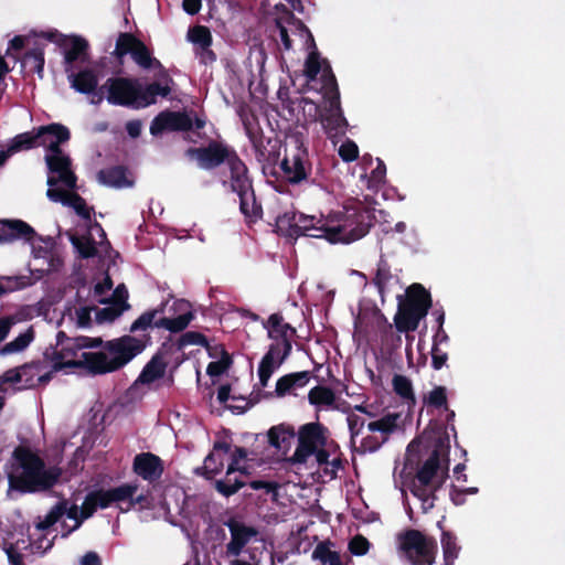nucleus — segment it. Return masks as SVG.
Returning <instances> with one entry per match:
<instances>
[{
    "label": "nucleus",
    "mask_w": 565,
    "mask_h": 565,
    "mask_svg": "<svg viewBox=\"0 0 565 565\" xmlns=\"http://www.w3.org/2000/svg\"><path fill=\"white\" fill-rule=\"evenodd\" d=\"M298 446L290 459L292 463H306L317 448L327 447L329 429L319 422L307 423L297 433Z\"/></svg>",
    "instance_id": "obj_8"
},
{
    "label": "nucleus",
    "mask_w": 565,
    "mask_h": 565,
    "mask_svg": "<svg viewBox=\"0 0 565 565\" xmlns=\"http://www.w3.org/2000/svg\"><path fill=\"white\" fill-rule=\"evenodd\" d=\"M308 401L311 405L332 406L335 394L330 387L317 385L309 391Z\"/></svg>",
    "instance_id": "obj_43"
},
{
    "label": "nucleus",
    "mask_w": 565,
    "mask_h": 565,
    "mask_svg": "<svg viewBox=\"0 0 565 565\" xmlns=\"http://www.w3.org/2000/svg\"><path fill=\"white\" fill-rule=\"evenodd\" d=\"M34 339V331L32 328H29L25 332L19 334L14 340L6 343L0 353L3 355L12 354L15 352H20L24 350Z\"/></svg>",
    "instance_id": "obj_47"
},
{
    "label": "nucleus",
    "mask_w": 565,
    "mask_h": 565,
    "mask_svg": "<svg viewBox=\"0 0 565 565\" xmlns=\"http://www.w3.org/2000/svg\"><path fill=\"white\" fill-rule=\"evenodd\" d=\"M82 349L83 347L78 337H75L60 349L53 347L46 349L45 358L53 363V371L85 369L89 373V366L83 362L85 360L84 355L89 352H83L81 358L76 359L77 352Z\"/></svg>",
    "instance_id": "obj_12"
},
{
    "label": "nucleus",
    "mask_w": 565,
    "mask_h": 565,
    "mask_svg": "<svg viewBox=\"0 0 565 565\" xmlns=\"http://www.w3.org/2000/svg\"><path fill=\"white\" fill-rule=\"evenodd\" d=\"M398 550L412 565L435 564L438 545L435 537L407 529L397 535Z\"/></svg>",
    "instance_id": "obj_6"
},
{
    "label": "nucleus",
    "mask_w": 565,
    "mask_h": 565,
    "mask_svg": "<svg viewBox=\"0 0 565 565\" xmlns=\"http://www.w3.org/2000/svg\"><path fill=\"white\" fill-rule=\"evenodd\" d=\"M245 132L255 150L257 160L265 161L267 159V147L262 128L256 119L253 121L246 119L243 121Z\"/></svg>",
    "instance_id": "obj_32"
},
{
    "label": "nucleus",
    "mask_w": 565,
    "mask_h": 565,
    "mask_svg": "<svg viewBox=\"0 0 565 565\" xmlns=\"http://www.w3.org/2000/svg\"><path fill=\"white\" fill-rule=\"evenodd\" d=\"M110 105L136 108L137 78L113 76L103 84Z\"/></svg>",
    "instance_id": "obj_13"
},
{
    "label": "nucleus",
    "mask_w": 565,
    "mask_h": 565,
    "mask_svg": "<svg viewBox=\"0 0 565 565\" xmlns=\"http://www.w3.org/2000/svg\"><path fill=\"white\" fill-rule=\"evenodd\" d=\"M320 81L323 98L329 103L324 113L321 114L320 121L328 135L332 137L342 136L345 134L349 124L341 109L339 86L330 64L327 63Z\"/></svg>",
    "instance_id": "obj_5"
},
{
    "label": "nucleus",
    "mask_w": 565,
    "mask_h": 565,
    "mask_svg": "<svg viewBox=\"0 0 565 565\" xmlns=\"http://www.w3.org/2000/svg\"><path fill=\"white\" fill-rule=\"evenodd\" d=\"M347 422L351 435V441L355 443V438L363 431L365 418L355 413H351L348 415Z\"/></svg>",
    "instance_id": "obj_62"
},
{
    "label": "nucleus",
    "mask_w": 565,
    "mask_h": 565,
    "mask_svg": "<svg viewBox=\"0 0 565 565\" xmlns=\"http://www.w3.org/2000/svg\"><path fill=\"white\" fill-rule=\"evenodd\" d=\"M399 417L401 415L398 413H388L377 420L370 422L367 429L371 433H380L381 438L388 440V436L397 428Z\"/></svg>",
    "instance_id": "obj_37"
},
{
    "label": "nucleus",
    "mask_w": 565,
    "mask_h": 565,
    "mask_svg": "<svg viewBox=\"0 0 565 565\" xmlns=\"http://www.w3.org/2000/svg\"><path fill=\"white\" fill-rule=\"evenodd\" d=\"M232 402V404L227 405V408L236 411L238 414H243L252 406H254L258 402V398H246L244 396L233 395Z\"/></svg>",
    "instance_id": "obj_64"
},
{
    "label": "nucleus",
    "mask_w": 565,
    "mask_h": 565,
    "mask_svg": "<svg viewBox=\"0 0 565 565\" xmlns=\"http://www.w3.org/2000/svg\"><path fill=\"white\" fill-rule=\"evenodd\" d=\"M236 150L223 141L210 140L203 147H190L184 154L190 160H195L200 169L214 170L222 164H227Z\"/></svg>",
    "instance_id": "obj_9"
},
{
    "label": "nucleus",
    "mask_w": 565,
    "mask_h": 565,
    "mask_svg": "<svg viewBox=\"0 0 565 565\" xmlns=\"http://www.w3.org/2000/svg\"><path fill=\"white\" fill-rule=\"evenodd\" d=\"M331 545L330 541L318 543L312 552V559L321 562L322 565H344L340 553L332 551Z\"/></svg>",
    "instance_id": "obj_38"
},
{
    "label": "nucleus",
    "mask_w": 565,
    "mask_h": 565,
    "mask_svg": "<svg viewBox=\"0 0 565 565\" xmlns=\"http://www.w3.org/2000/svg\"><path fill=\"white\" fill-rule=\"evenodd\" d=\"M193 129V119L185 111L163 110L150 124V134L159 136L164 131L188 132Z\"/></svg>",
    "instance_id": "obj_16"
},
{
    "label": "nucleus",
    "mask_w": 565,
    "mask_h": 565,
    "mask_svg": "<svg viewBox=\"0 0 565 565\" xmlns=\"http://www.w3.org/2000/svg\"><path fill=\"white\" fill-rule=\"evenodd\" d=\"M398 302L416 312L423 311L424 317H426L431 307V296L423 285L415 282L407 287L404 298L398 297Z\"/></svg>",
    "instance_id": "obj_22"
},
{
    "label": "nucleus",
    "mask_w": 565,
    "mask_h": 565,
    "mask_svg": "<svg viewBox=\"0 0 565 565\" xmlns=\"http://www.w3.org/2000/svg\"><path fill=\"white\" fill-rule=\"evenodd\" d=\"M386 441H387L386 438H381V436L369 435V436L362 438V440L360 443L359 450H360L361 454L375 452Z\"/></svg>",
    "instance_id": "obj_60"
},
{
    "label": "nucleus",
    "mask_w": 565,
    "mask_h": 565,
    "mask_svg": "<svg viewBox=\"0 0 565 565\" xmlns=\"http://www.w3.org/2000/svg\"><path fill=\"white\" fill-rule=\"evenodd\" d=\"M44 159L49 171L60 175L61 183L70 190L76 189L77 177L72 171V161L62 149L60 152L46 153Z\"/></svg>",
    "instance_id": "obj_20"
},
{
    "label": "nucleus",
    "mask_w": 565,
    "mask_h": 565,
    "mask_svg": "<svg viewBox=\"0 0 565 565\" xmlns=\"http://www.w3.org/2000/svg\"><path fill=\"white\" fill-rule=\"evenodd\" d=\"M276 227L280 235L297 239L300 233L297 232V212H285L277 216Z\"/></svg>",
    "instance_id": "obj_40"
},
{
    "label": "nucleus",
    "mask_w": 565,
    "mask_h": 565,
    "mask_svg": "<svg viewBox=\"0 0 565 565\" xmlns=\"http://www.w3.org/2000/svg\"><path fill=\"white\" fill-rule=\"evenodd\" d=\"M168 362L163 359L161 350H159L152 358L146 363L140 374L134 382L130 388H135L138 385L150 386L154 382L161 380L166 375Z\"/></svg>",
    "instance_id": "obj_21"
},
{
    "label": "nucleus",
    "mask_w": 565,
    "mask_h": 565,
    "mask_svg": "<svg viewBox=\"0 0 565 565\" xmlns=\"http://www.w3.org/2000/svg\"><path fill=\"white\" fill-rule=\"evenodd\" d=\"M71 87L81 94L88 95L98 86V77L94 70L84 68L67 76Z\"/></svg>",
    "instance_id": "obj_30"
},
{
    "label": "nucleus",
    "mask_w": 565,
    "mask_h": 565,
    "mask_svg": "<svg viewBox=\"0 0 565 565\" xmlns=\"http://www.w3.org/2000/svg\"><path fill=\"white\" fill-rule=\"evenodd\" d=\"M223 468V459L220 455L211 452L204 459L203 470L204 476L210 479L212 476L221 472Z\"/></svg>",
    "instance_id": "obj_58"
},
{
    "label": "nucleus",
    "mask_w": 565,
    "mask_h": 565,
    "mask_svg": "<svg viewBox=\"0 0 565 565\" xmlns=\"http://www.w3.org/2000/svg\"><path fill=\"white\" fill-rule=\"evenodd\" d=\"M68 128L58 122L38 127L39 147H44L47 153L60 152L61 145L70 140Z\"/></svg>",
    "instance_id": "obj_18"
},
{
    "label": "nucleus",
    "mask_w": 565,
    "mask_h": 565,
    "mask_svg": "<svg viewBox=\"0 0 565 565\" xmlns=\"http://www.w3.org/2000/svg\"><path fill=\"white\" fill-rule=\"evenodd\" d=\"M68 43L64 49L65 71L68 72L74 62L84 56L88 50V42L82 36L67 38Z\"/></svg>",
    "instance_id": "obj_35"
},
{
    "label": "nucleus",
    "mask_w": 565,
    "mask_h": 565,
    "mask_svg": "<svg viewBox=\"0 0 565 565\" xmlns=\"http://www.w3.org/2000/svg\"><path fill=\"white\" fill-rule=\"evenodd\" d=\"M15 465L8 476L9 487L21 493L51 489L61 476L56 467L45 468L43 459L30 448L18 446L13 451Z\"/></svg>",
    "instance_id": "obj_2"
},
{
    "label": "nucleus",
    "mask_w": 565,
    "mask_h": 565,
    "mask_svg": "<svg viewBox=\"0 0 565 565\" xmlns=\"http://www.w3.org/2000/svg\"><path fill=\"white\" fill-rule=\"evenodd\" d=\"M449 449L448 438L438 437L433 451L417 470L411 488H434L440 480L437 475L440 469V457Z\"/></svg>",
    "instance_id": "obj_10"
},
{
    "label": "nucleus",
    "mask_w": 565,
    "mask_h": 565,
    "mask_svg": "<svg viewBox=\"0 0 565 565\" xmlns=\"http://www.w3.org/2000/svg\"><path fill=\"white\" fill-rule=\"evenodd\" d=\"M64 205L71 206L75 210L76 214L82 218L89 221L94 213V207L88 206L86 201L76 192H71V196L67 201H64Z\"/></svg>",
    "instance_id": "obj_52"
},
{
    "label": "nucleus",
    "mask_w": 565,
    "mask_h": 565,
    "mask_svg": "<svg viewBox=\"0 0 565 565\" xmlns=\"http://www.w3.org/2000/svg\"><path fill=\"white\" fill-rule=\"evenodd\" d=\"M128 169L125 166H113L98 171L97 180L100 184L122 189L130 188L134 181L127 175Z\"/></svg>",
    "instance_id": "obj_26"
},
{
    "label": "nucleus",
    "mask_w": 565,
    "mask_h": 565,
    "mask_svg": "<svg viewBox=\"0 0 565 565\" xmlns=\"http://www.w3.org/2000/svg\"><path fill=\"white\" fill-rule=\"evenodd\" d=\"M326 222L327 217L317 220L315 216L297 213V232H300L299 237L310 236L316 238H324L322 228L327 227L324 225Z\"/></svg>",
    "instance_id": "obj_33"
},
{
    "label": "nucleus",
    "mask_w": 565,
    "mask_h": 565,
    "mask_svg": "<svg viewBox=\"0 0 565 565\" xmlns=\"http://www.w3.org/2000/svg\"><path fill=\"white\" fill-rule=\"evenodd\" d=\"M264 327L268 331V337L273 340H291L296 334V329L284 322V317L279 312L270 315Z\"/></svg>",
    "instance_id": "obj_31"
},
{
    "label": "nucleus",
    "mask_w": 565,
    "mask_h": 565,
    "mask_svg": "<svg viewBox=\"0 0 565 565\" xmlns=\"http://www.w3.org/2000/svg\"><path fill=\"white\" fill-rule=\"evenodd\" d=\"M236 192L239 198V210L245 217L250 220L260 218L263 215L262 204L256 200L255 191L253 185L248 189Z\"/></svg>",
    "instance_id": "obj_34"
},
{
    "label": "nucleus",
    "mask_w": 565,
    "mask_h": 565,
    "mask_svg": "<svg viewBox=\"0 0 565 565\" xmlns=\"http://www.w3.org/2000/svg\"><path fill=\"white\" fill-rule=\"evenodd\" d=\"M72 245L76 248L79 257L83 259L93 258L97 255V247L94 238L87 236H73L71 238Z\"/></svg>",
    "instance_id": "obj_46"
},
{
    "label": "nucleus",
    "mask_w": 565,
    "mask_h": 565,
    "mask_svg": "<svg viewBox=\"0 0 565 565\" xmlns=\"http://www.w3.org/2000/svg\"><path fill=\"white\" fill-rule=\"evenodd\" d=\"M295 437V429L289 425L274 426L268 430L269 445L278 451H281L284 455H286L291 448Z\"/></svg>",
    "instance_id": "obj_29"
},
{
    "label": "nucleus",
    "mask_w": 565,
    "mask_h": 565,
    "mask_svg": "<svg viewBox=\"0 0 565 565\" xmlns=\"http://www.w3.org/2000/svg\"><path fill=\"white\" fill-rule=\"evenodd\" d=\"M138 484L136 483H124L121 486L110 488L109 492L111 495L113 503L130 501V498L136 494Z\"/></svg>",
    "instance_id": "obj_55"
},
{
    "label": "nucleus",
    "mask_w": 565,
    "mask_h": 565,
    "mask_svg": "<svg viewBox=\"0 0 565 565\" xmlns=\"http://www.w3.org/2000/svg\"><path fill=\"white\" fill-rule=\"evenodd\" d=\"M132 471L148 482L159 480L164 471L162 459L152 452H140L135 456Z\"/></svg>",
    "instance_id": "obj_19"
},
{
    "label": "nucleus",
    "mask_w": 565,
    "mask_h": 565,
    "mask_svg": "<svg viewBox=\"0 0 565 565\" xmlns=\"http://www.w3.org/2000/svg\"><path fill=\"white\" fill-rule=\"evenodd\" d=\"M392 385L394 392L401 396L403 399H405L407 403L415 404L416 398L413 390V384L411 380L401 374H395L392 380Z\"/></svg>",
    "instance_id": "obj_44"
},
{
    "label": "nucleus",
    "mask_w": 565,
    "mask_h": 565,
    "mask_svg": "<svg viewBox=\"0 0 565 565\" xmlns=\"http://www.w3.org/2000/svg\"><path fill=\"white\" fill-rule=\"evenodd\" d=\"M339 156L344 162H352L359 158V147L351 140L347 139L339 148Z\"/></svg>",
    "instance_id": "obj_61"
},
{
    "label": "nucleus",
    "mask_w": 565,
    "mask_h": 565,
    "mask_svg": "<svg viewBox=\"0 0 565 565\" xmlns=\"http://www.w3.org/2000/svg\"><path fill=\"white\" fill-rule=\"evenodd\" d=\"M232 364V359L228 353L223 350L222 356L217 361H212L207 364L206 373L210 376H220L225 373Z\"/></svg>",
    "instance_id": "obj_56"
},
{
    "label": "nucleus",
    "mask_w": 565,
    "mask_h": 565,
    "mask_svg": "<svg viewBox=\"0 0 565 565\" xmlns=\"http://www.w3.org/2000/svg\"><path fill=\"white\" fill-rule=\"evenodd\" d=\"M268 351L262 358L258 365L259 385L266 387L276 369L289 356L292 344L291 340H274Z\"/></svg>",
    "instance_id": "obj_15"
},
{
    "label": "nucleus",
    "mask_w": 565,
    "mask_h": 565,
    "mask_svg": "<svg viewBox=\"0 0 565 565\" xmlns=\"http://www.w3.org/2000/svg\"><path fill=\"white\" fill-rule=\"evenodd\" d=\"M230 172V186L233 192L248 189L253 185V179L245 162L239 158L237 151L226 164Z\"/></svg>",
    "instance_id": "obj_23"
},
{
    "label": "nucleus",
    "mask_w": 565,
    "mask_h": 565,
    "mask_svg": "<svg viewBox=\"0 0 565 565\" xmlns=\"http://www.w3.org/2000/svg\"><path fill=\"white\" fill-rule=\"evenodd\" d=\"M24 63L30 65L31 71L42 77L45 63L43 46L36 44L34 47L29 49L24 54Z\"/></svg>",
    "instance_id": "obj_45"
},
{
    "label": "nucleus",
    "mask_w": 565,
    "mask_h": 565,
    "mask_svg": "<svg viewBox=\"0 0 565 565\" xmlns=\"http://www.w3.org/2000/svg\"><path fill=\"white\" fill-rule=\"evenodd\" d=\"M224 525L231 533V541L226 544L227 556H239L244 547L259 534L255 526L247 525L236 518L227 519Z\"/></svg>",
    "instance_id": "obj_17"
},
{
    "label": "nucleus",
    "mask_w": 565,
    "mask_h": 565,
    "mask_svg": "<svg viewBox=\"0 0 565 565\" xmlns=\"http://www.w3.org/2000/svg\"><path fill=\"white\" fill-rule=\"evenodd\" d=\"M247 457V450L243 447H235L232 452V461L227 467V475H234L239 471L241 473H246L245 467H239L238 463L241 460Z\"/></svg>",
    "instance_id": "obj_63"
},
{
    "label": "nucleus",
    "mask_w": 565,
    "mask_h": 565,
    "mask_svg": "<svg viewBox=\"0 0 565 565\" xmlns=\"http://www.w3.org/2000/svg\"><path fill=\"white\" fill-rule=\"evenodd\" d=\"M156 78L157 81L145 86L137 79L135 109L146 108L156 104L158 96L162 98H168L170 96L174 81L170 76L169 72L167 71V75L161 74V72L156 73Z\"/></svg>",
    "instance_id": "obj_14"
},
{
    "label": "nucleus",
    "mask_w": 565,
    "mask_h": 565,
    "mask_svg": "<svg viewBox=\"0 0 565 565\" xmlns=\"http://www.w3.org/2000/svg\"><path fill=\"white\" fill-rule=\"evenodd\" d=\"M310 377L311 373L309 371L286 374L277 380L275 393L278 397L291 394L294 390L305 387Z\"/></svg>",
    "instance_id": "obj_27"
},
{
    "label": "nucleus",
    "mask_w": 565,
    "mask_h": 565,
    "mask_svg": "<svg viewBox=\"0 0 565 565\" xmlns=\"http://www.w3.org/2000/svg\"><path fill=\"white\" fill-rule=\"evenodd\" d=\"M444 480L445 477H443L434 488H409L412 494L420 500L424 513H427L435 507V501L437 499L436 493L441 488Z\"/></svg>",
    "instance_id": "obj_39"
},
{
    "label": "nucleus",
    "mask_w": 565,
    "mask_h": 565,
    "mask_svg": "<svg viewBox=\"0 0 565 565\" xmlns=\"http://www.w3.org/2000/svg\"><path fill=\"white\" fill-rule=\"evenodd\" d=\"M374 210L360 200H352L341 211L330 213L322 228L324 239L331 244H350L364 237L373 226Z\"/></svg>",
    "instance_id": "obj_1"
},
{
    "label": "nucleus",
    "mask_w": 565,
    "mask_h": 565,
    "mask_svg": "<svg viewBox=\"0 0 565 565\" xmlns=\"http://www.w3.org/2000/svg\"><path fill=\"white\" fill-rule=\"evenodd\" d=\"M163 312V306L160 308L151 309L143 312L138 319H136L130 326V332H137L139 330H147L150 327L164 328L170 332L183 331L191 322L193 315L186 312L175 318H160L156 320L159 313Z\"/></svg>",
    "instance_id": "obj_11"
},
{
    "label": "nucleus",
    "mask_w": 565,
    "mask_h": 565,
    "mask_svg": "<svg viewBox=\"0 0 565 565\" xmlns=\"http://www.w3.org/2000/svg\"><path fill=\"white\" fill-rule=\"evenodd\" d=\"M284 150V159L280 162L284 180L291 185L317 184L319 172L318 169H313L303 135L294 132L287 136Z\"/></svg>",
    "instance_id": "obj_4"
},
{
    "label": "nucleus",
    "mask_w": 565,
    "mask_h": 565,
    "mask_svg": "<svg viewBox=\"0 0 565 565\" xmlns=\"http://www.w3.org/2000/svg\"><path fill=\"white\" fill-rule=\"evenodd\" d=\"M424 318L423 311L416 312L412 308L398 302L397 312L394 317V324L398 332L408 333L416 331L420 320Z\"/></svg>",
    "instance_id": "obj_28"
},
{
    "label": "nucleus",
    "mask_w": 565,
    "mask_h": 565,
    "mask_svg": "<svg viewBox=\"0 0 565 565\" xmlns=\"http://www.w3.org/2000/svg\"><path fill=\"white\" fill-rule=\"evenodd\" d=\"M440 542L444 554V565H454L460 551L456 535L449 531H443Z\"/></svg>",
    "instance_id": "obj_41"
},
{
    "label": "nucleus",
    "mask_w": 565,
    "mask_h": 565,
    "mask_svg": "<svg viewBox=\"0 0 565 565\" xmlns=\"http://www.w3.org/2000/svg\"><path fill=\"white\" fill-rule=\"evenodd\" d=\"M1 223L6 228L0 230V244L15 239L32 242L36 235L34 228L22 220H4Z\"/></svg>",
    "instance_id": "obj_24"
},
{
    "label": "nucleus",
    "mask_w": 565,
    "mask_h": 565,
    "mask_svg": "<svg viewBox=\"0 0 565 565\" xmlns=\"http://www.w3.org/2000/svg\"><path fill=\"white\" fill-rule=\"evenodd\" d=\"M66 511V500L58 501L52 509L47 512L43 520H40L36 523V529L40 531H45L54 525L63 515H65Z\"/></svg>",
    "instance_id": "obj_49"
},
{
    "label": "nucleus",
    "mask_w": 565,
    "mask_h": 565,
    "mask_svg": "<svg viewBox=\"0 0 565 565\" xmlns=\"http://www.w3.org/2000/svg\"><path fill=\"white\" fill-rule=\"evenodd\" d=\"M38 147V128H33L31 131L22 132L13 137L7 149L12 156L17 152L31 150Z\"/></svg>",
    "instance_id": "obj_36"
},
{
    "label": "nucleus",
    "mask_w": 565,
    "mask_h": 565,
    "mask_svg": "<svg viewBox=\"0 0 565 565\" xmlns=\"http://www.w3.org/2000/svg\"><path fill=\"white\" fill-rule=\"evenodd\" d=\"M128 292L125 290V297L122 299V306H117L114 303L113 306L102 308L97 310L96 312V320L98 323L103 322H113L115 319H117L125 309H127L129 306L127 303Z\"/></svg>",
    "instance_id": "obj_50"
},
{
    "label": "nucleus",
    "mask_w": 565,
    "mask_h": 565,
    "mask_svg": "<svg viewBox=\"0 0 565 565\" xmlns=\"http://www.w3.org/2000/svg\"><path fill=\"white\" fill-rule=\"evenodd\" d=\"M299 25L307 32L308 34V41L310 43V46L312 50L309 52L306 61H305V70L303 74L306 78L311 82L317 79L318 74L321 72V75L323 74V70L327 66V63L329 62L327 60H323L321 62L320 60V53L317 50L315 39L309 31V29L302 23V21L298 20Z\"/></svg>",
    "instance_id": "obj_25"
},
{
    "label": "nucleus",
    "mask_w": 565,
    "mask_h": 565,
    "mask_svg": "<svg viewBox=\"0 0 565 565\" xmlns=\"http://www.w3.org/2000/svg\"><path fill=\"white\" fill-rule=\"evenodd\" d=\"M189 345H201L205 349L210 348L207 338L199 331L184 332L177 342V350H182Z\"/></svg>",
    "instance_id": "obj_54"
},
{
    "label": "nucleus",
    "mask_w": 565,
    "mask_h": 565,
    "mask_svg": "<svg viewBox=\"0 0 565 565\" xmlns=\"http://www.w3.org/2000/svg\"><path fill=\"white\" fill-rule=\"evenodd\" d=\"M425 403L435 408L447 407V391L445 386H436L429 392L428 396L425 397Z\"/></svg>",
    "instance_id": "obj_57"
},
{
    "label": "nucleus",
    "mask_w": 565,
    "mask_h": 565,
    "mask_svg": "<svg viewBox=\"0 0 565 565\" xmlns=\"http://www.w3.org/2000/svg\"><path fill=\"white\" fill-rule=\"evenodd\" d=\"M130 55L134 62L143 70H154L156 73L167 75V68L156 57L152 56L148 46L129 32H120L113 55L122 64V58Z\"/></svg>",
    "instance_id": "obj_7"
},
{
    "label": "nucleus",
    "mask_w": 565,
    "mask_h": 565,
    "mask_svg": "<svg viewBox=\"0 0 565 565\" xmlns=\"http://www.w3.org/2000/svg\"><path fill=\"white\" fill-rule=\"evenodd\" d=\"M245 486V482L237 477H233V475H227L225 479L217 480L215 482V489L217 492L228 498L235 494L239 489Z\"/></svg>",
    "instance_id": "obj_51"
},
{
    "label": "nucleus",
    "mask_w": 565,
    "mask_h": 565,
    "mask_svg": "<svg viewBox=\"0 0 565 565\" xmlns=\"http://www.w3.org/2000/svg\"><path fill=\"white\" fill-rule=\"evenodd\" d=\"M189 40L198 47L211 46L213 38L211 31L205 25H195L189 30Z\"/></svg>",
    "instance_id": "obj_53"
},
{
    "label": "nucleus",
    "mask_w": 565,
    "mask_h": 565,
    "mask_svg": "<svg viewBox=\"0 0 565 565\" xmlns=\"http://www.w3.org/2000/svg\"><path fill=\"white\" fill-rule=\"evenodd\" d=\"M393 279L391 266L385 259H380L375 276L372 279L373 285L377 288L381 296H384L388 282Z\"/></svg>",
    "instance_id": "obj_48"
},
{
    "label": "nucleus",
    "mask_w": 565,
    "mask_h": 565,
    "mask_svg": "<svg viewBox=\"0 0 565 565\" xmlns=\"http://www.w3.org/2000/svg\"><path fill=\"white\" fill-rule=\"evenodd\" d=\"M371 543L361 534L353 536L349 542V551L352 555L363 556L370 550Z\"/></svg>",
    "instance_id": "obj_59"
},
{
    "label": "nucleus",
    "mask_w": 565,
    "mask_h": 565,
    "mask_svg": "<svg viewBox=\"0 0 565 565\" xmlns=\"http://www.w3.org/2000/svg\"><path fill=\"white\" fill-rule=\"evenodd\" d=\"M41 369L42 364L40 361H33L31 363H24L20 365L23 384L19 387H14L13 391H22L36 387V380Z\"/></svg>",
    "instance_id": "obj_42"
},
{
    "label": "nucleus",
    "mask_w": 565,
    "mask_h": 565,
    "mask_svg": "<svg viewBox=\"0 0 565 565\" xmlns=\"http://www.w3.org/2000/svg\"><path fill=\"white\" fill-rule=\"evenodd\" d=\"M149 339V335L142 340L126 334L108 340L104 344V351L85 354L83 362L89 366V374L93 375L119 371L146 349Z\"/></svg>",
    "instance_id": "obj_3"
}]
</instances>
